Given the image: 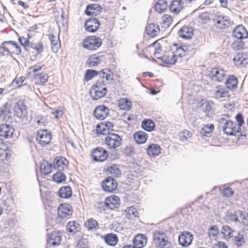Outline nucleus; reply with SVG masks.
Returning <instances> with one entry per match:
<instances>
[{"label": "nucleus", "instance_id": "obj_10", "mask_svg": "<svg viewBox=\"0 0 248 248\" xmlns=\"http://www.w3.org/2000/svg\"><path fill=\"white\" fill-rule=\"evenodd\" d=\"M122 139L116 134L112 133L107 135L105 139V143L109 149H115L122 143Z\"/></svg>", "mask_w": 248, "mask_h": 248}, {"label": "nucleus", "instance_id": "obj_9", "mask_svg": "<svg viewBox=\"0 0 248 248\" xmlns=\"http://www.w3.org/2000/svg\"><path fill=\"white\" fill-rule=\"evenodd\" d=\"M120 204V198L116 195H113L107 197L104 202H99V206L98 208L102 207L104 210L106 209H114L118 208Z\"/></svg>", "mask_w": 248, "mask_h": 248}, {"label": "nucleus", "instance_id": "obj_60", "mask_svg": "<svg viewBox=\"0 0 248 248\" xmlns=\"http://www.w3.org/2000/svg\"><path fill=\"white\" fill-rule=\"evenodd\" d=\"M242 128L243 130L244 127H241L236 124V125L234 126V128L232 127V131H231L232 134H230L229 136H236L237 133H240L241 135H242V133L244 132V130L242 131Z\"/></svg>", "mask_w": 248, "mask_h": 248}, {"label": "nucleus", "instance_id": "obj_1", "mask_svg": "<svg viewBox=\"0 0 248 248\" xmlns=\"http://www.w3.org/2000/svg\"><path fill=\"white\" fill-rule=\"evenodd\" d=\"M248 213L237 210L234 212H228L225 215V219L228 221L234 222L241 228L242 231L248 230Z\"/></svg>", "mask_w": 248, "mask_h": 248}, {"label": "nucleus", "instance_id": "obj_13", "mask_svg": "<svg viewBox=\"0 0 248 248\" xmlns=\"http://www.w3.org/2000/svg\"><path fill=\"white\" fill-rule=\"evenodd\" d=\"M212 80L217 82H221L226 76V72L220 67H216L211 69L209 74Z\"/></svg>", "mask_w": 248, "mask_h": 248}, {"label": "nucleus", "instance_id": "obj_37", "mask_svg": "<svg viewBox=\"0 0 248 248\" xmlns=\"http://www.w3.org/2000/svg\"><path fill=\"white\" fill-rule=\"evenodd\" d=\"M59 233H49L48 236L47 243L50 246H58L60 244L61 236L58 235Z\"/></svg>", "mask_w": 248, "mask_h": 248}, {"label": "nucleus", "instance_id": "obj_50", "mask_svg": "<svg viewBox=\"0 0 248 248\" xmlns=\"http://www.w3.org/2000/svg\"><path fill=\"white\" fill-rule=\"evenodd\" d=\"M214 129V125L213 124H206L201 130V133L206 137H209V135L212 132Z\"/></svg>", "mask_w": 248, "mask_h": 248}, {"label": "nucleus", "instance_id": "obj_7", "mask_svg": "<svg viewBox=\"0 0 248 248\" xmlns=\"http://www.w3.org/2000/svg\"><path fill=\"white\" fill-rule=\"evenodd\" d=\"M102 44V40L96 36H91L85 38L83 42V46L90 50H95Z\"/></svg>", "mask_w": 248, "mask_h": 248}, {"label": "nucleus", "instance_id": "obj_17", "mask_svg": "<svg viewBox=\"0 0 248 248\" xmlns=\"http://www.w3.org/2000/svg\"><path fill=\"white\" fill-rule=\"evenodd\" d=\"M232 36L238 40H243L248 38V32L242 25L235 27L232 32Z\"/></svg>", "mask_w": 248, "mask_h": 248}, {"label": "nucleus", "instance_id": "obj_15", "mask_svg": "<svg viewBox=\"0 0 248 248\" xmlns=\"http://www.w3.org/2000/svg\"><path fill=\"white\" fill-rule=\"evenodd\" d=\"M117 182L111 177H107L102 183V187L106 192H112L117 189Z\"/></svg>", "mask_w": 248, "mask_h": 248}, {"label": "nucleus", "instance_id": "obj_28", "mask_svg": "<svg viewBox=\"0 0 248 248\" xmlns=\"http://www.w3.org/2000/svg\"><path fill=\"white\" fill-rule=\"evenodd\" d=\"M183 8V1L182 0H173L169 6L170 11L174 14L179 13Z\"/></svg>", "mask_w": 248, "mask_h": 248}, {"label": "nucleus", "instance_id": "obj_59", "mask_svg": "<svg viewBox=\"0 0 248 248\" xmlns=\"http://www.w3.org/2000/svg\"><path fill=\"white\" fill-rule=\"evenodd\" d=\"M25 78L24 77H21L19 78H16L12 81L11 85L14 86L15 84L16 88H19L22 85L23 82L25 81Z\"/></svg>", "mask_w": 248, "mask_h": 248}, {"label": "nucleus", "instance_id": "obj_38", "mask_svg": "<svg viewBox=\"0 0 248 248\" xmlns=\"http://www.w3.org/2000/svg\"><path fill=\"white\" fill-rule=\"evenodd\" d=\"M72 194L71 188L69 186H62L59 190V195L62 198L68 199L72 196Z\"/></svg>", "mask_w": 248, "mask_h": 248}, {"label": "nucleus", "instance_id": "obj_44", "mask_svg": "<svg viewBox=\"0 0 248 248\" xmlns=\"http://www.w3.org/2000/svg\"><path fill=\"white\" fill-rule=\"evenodd\" d=\"M167 2L165 0H158L155 5V10L158 13L164 12L167 8Z\"/></svg>", "mask_w": 248, "mask_h": 248}, {"label": "nucleus", "instance_id": "obj_61", "mask_svg": "<svg viewBox=\"0 0 248 248\" xmlns=\"http://www.w3.org/2000/svg\"><path fill=\"white\" fill-rule=\"evenodd\" d=\"M191 133L188 130H185L182 132L180 135V140L182 142H186L188 138L191 137Z\"/></svg>", "mask_w": 248, "mask_h": 248}, {"label": "nucleus", "instance_id": "obj_31", "mask_svg": "<svg viewBox=\"0 0 248 248\" xmlns=\"http://www.w3.org/2000/svg\"><path fill=\"white\" fill-rule=\"evenodd\" d=\"M174 219L178 221V224L186 226L191 222L192 217L188 214L185 215L183 213H180Z\"/></svg>", "mask_w": 248, "mask_h": 248}, {"label": "nucleus", "instance_id": "obj_29", "mask_svg": "<svg viewBox=\"0 0 248 248\" xmlns=\"http://www.w3.org/2000/svg\"><path fill=\"white\" fill-rule=\"evenodd\" d=\"M147 152L148 155L151 157H155L161 153V148L159 145L157 144H150L147 149Z\"/></svg>", "mask_w": 248, "mask_h": 248}, {"label": "nucleus", "instance_id": "obj_19", "mask_svg": "<svg viewBox=\"0 0 248 248\" xmlns=\"http://www.w3.org/2000/svg\"><path fill=\"white\" fill-rule=\"evenodd\" d=\"M68 161L64 157L57 156L53 161V167L58 171H62L67 168Z\"/></svg>", "mask_w": 248, "mask_h": 248}, {"label": "nucleus", "instance_id": "obj_2", "mask_svg": "<svg viewBox=\"0 0 248 248\" xmlns=\"http://www.w3.org/2000/svg\"><path fill=\"white\" fill-rule=\"evenodd\" d=\"M147 231H153V232H174L178 230L173 218H168L161 221L157 225H148L146 227Z\"/></svg>", "mask_w": 248, "mask_h": 248}, {"label": "nucleus", "instance_id": "obj_41", "mask_svg": "<svg viewBox=\"0 0 248 248\" xmlns=\"http://www.w3.org/2000/svg\"><path fill=\"white\" fill-rule=\"evenodd\" d=\"M80 225L77 221H70L67 225V231L69 232H80Z\"/></svg>", "mask_w": 248, "mask_h": 248}, {"label": "nucleus", "instance_id": "obj_14", "mask_svg": "<svg viewBox=\"0 0 248 248\" xmlns=\"http://www.w3.org/2000/svg\"><path fill=\"white\" fill-rule=\"evenodd\" d=\"M92 154L93 160L96 162H103L108 157L107 151L101 147L94 149Z\"/></svg>", "mask_w": 248, "mask_h": 248}, {"label": "nucleus", "instance_id": "obj_5", "mask_svg": "<svg viewBox=\"0 0 248 248\" xmlns=\"http://www.w3.org/2000/svg\"><path fill=\"white\" fill-rule=\"evenodd\" d=\"M0 47L2 48V55H4V52L8 53L14 54L19 55L21 53V49L19 46L14 41H4L2 43Z\"/></svg>", "mask_w": 248, "mask_h": 248}, {"label": "nucleus", "instance_id": "obj_8", "mask_svg": "<svg viewBox=\"0 0 248 248\" xmlns=\"http://www.w3.org/2000/svg\"><path fill=\"white\" fill-rule=\"evenodd\" d=\"M153 240L158 248H172V245L165 233H154Z\"/></svg>", "mask_w": 248, "mask_h": 248}, {"label": "nucleus", "instance_id": "obj_52", "mask_svg": "<svg viewBox=\"0 0 248 248\" xmlns=\"http://www.w3.org/2000/svg\"><path fill=\"white\" fill-rule=\"evenodd\" d=\"M8 147L7 145L3 142H0V159L3 160L7 157L8 155L5 153L7 150Z\"/></svg>", "mask_w": 248, "mask_h": 248}, {"label": "nucleus", "instance_id": "obj_56", "mask_svg": "<svg viewBox=\"0 0 248 248\" xmlns=\"http://www.w3.org/2000/svg\"><path fill=\"white\" fill-rule=\"evenodd\" d=\"M233 240L234 243L238 247L242 246L245 242L244 236L241 233H238L236 236H235Z\"/></svg>", "mask_w": 248, "mask_h": 248}, {"label": "nucleus", "instance_id": "obj_6", "mask_svg": "<svg viewBox=\"0 0 248 248\" xmlns=\"http://www.w3.org/2000/svg\"><path fill=\"white\" fill-rule=\"evenodd\" d=\"M73 214V208L69 204L62 203L58 208L57 222H62V219L70 218Z\"/></svg>", "mask_w": 248, "mask_h": 248}, {"label": "nucleus", "instance_id": "obj_57", "mask_svg": "<svg viewBox=\"0 0 248 248\" xmlns=\"http://www.w3.org/2000/svg\"><path fill=\"white\" fill-rule=\"evenodd\" d=\"M31 47L36 50L38 54H40L43 51L44 46L42 43H31L30 44Z\"/></svg>", "mask_w": 248, "mask_h": 248}, {"label": "nucleus", "instance_id": "obj_51", "mask_svg": "<svg viewBox=\"0 0 248 248\" xmlns=\"http://www.w3.org/2000/svg\"><path fill=\"white\" fill-rule=\"evenodd\" d=\"M173 18L168 15H165L162 17V24L164 28H168L172 24Z\"/></svg>", "mask_w": 248, "mask_h": 248}, {"label": "nucleus", "instance_id": "obj_48", "mask_svg": "<svg viewBox=\"0 0 248 248\" xmlns=\"http://www.w3.org/2000/svg\"><path fill=\"white\" fill-rule=\"evenodd\" d=\"M53 180L57 183H61L66 180V176L62 171H58L53 175Z\"/></svg>", "mask_w": 248, "mask_h": 248}, {"label": "nucleus", "instance_id": "obj_3", "mask_svg": "<svg viewBox=\"0 0 248 248\" xmlns=\"http://www.w3.org/2000/svg\"><path fill=\"white\" fill-rule=\"evenodd\" d=\"M98 76L99 79H105L109 83L113 81L114 73L109 69L105 68L99 71L95 70L88 69L86 71L84 80L89 81L95 76Z\"/></svg>", "mask_w": 248, "mask_h": 248}, {"label": "nucleus", "instance_id": "obj_22", "mask_svg": "<svg viewBox=\"0 0 248 248\" xmlns=\"http://www.w3.org/2000/svg\"><path fill=\"white\" fill-rule=\"evenodd\" d=\"M147 243V237L142 233H138L133 239V246L136 248H142Z\"/></svg>", "mask_w": 248, "mask_h": 248}, {"label": "nucleus", "instance_id": "obj_4", "mask_svg": "<svg viewBox=\"0 0 248 248\" xmlns=\"http://www.w3.org/2000/svg\"><path fill=\"white\" fill-rule=\"evenodd\" d=\"M107 92V87L104 79H99L93 85L90 93L93 100H97L104 97Z\"/></svg>", "mask_w": 248, "mask_h": 248}, {"label": "nucleus", "instance_id": "obj_26", "mask_svg": "<svg viewBox=\"0 0 248 248\" xmlns=\"http://www.w3.org/2000/svg\"><path fill=\"white\" fill-rule=\"evenodd\" d=\"M178 33L181 38L188 39L193 36V29L189 26H183L179 30Z\"/></svg>", "mask_w": 248, "mask_h": 248}, {"label": "nucleus", "instance_id": "obj_63", "mask_svg": "<svg viewBox=\"0 0 248 248\" xmlns=\"http://www.w3.org/2000/svg\"><path fill=\"white\" fill-rule=\"evenodd\" d=\"M222 194L226 197H230L233 194V191L231 187H226L222 191Z\"/></svg>", "mask_w": 248, "mask_h": 248}, {"label": "nucleus", "instance_id": "obj_45", "mask_svg": "<svg viewBox=\"0 0 248 248\" xmlns=\"http://www.w3.org/2000/svg\"><path fill=\"white\" fill-rule=\"evenodd\" d=\"M141 127L145 130L151 132L155 128V124L152 120L150 119H145L142 121Z\"/></svg>", "mask_w": 248, "mask_h": 248}, {"label": "nucleus", "instance_id": "obj_42", "mask_svg": "<svg viewBox=\"0 0 248 248\" xmlns=\"http://www.w3.org/2000/svg\"><path fill=\"white\" fill-rule=\"evenodd\" d=\"M177 59H176L172 52L170 54L168 55H164L162 57L161 61L166 64L167 65H173L174 64L177 62Z\"/></svg>", "mask_w": 248, "mask_h": 248}, {"label": "nucleus", "instance_id": "obj_53", "mask_svg": "<svg viewBox=\"0 0 248 248\" xmlns=\"http://www.w3.org/2000/svg\"><path fill=\"white\" fill-rule=\"evenodd\" d=\"M96 131L98 134H100L101 135H108L109 134H112V133H111L107 128L106 129L103 124L101 123L96 125Z\"/></svg>", "mask_w": 248, "mask_h": 248}, {"label": "nucleus", "instance_id": "obj_54", "mask_svg": "<svg viewBox=\"0 0 248 248\" xmlns=\"http://www.w3.org/2000/svg\"><path fill=\"white\" fill-rule=\"evenodd\" d=\"M242 40L235 41L232 44V46L235 50H239L244 49L246 47L245 44Z\"/></svg>", "mask_w": 248, "mask_h": 248}, {"label": "nucleus", "instance_id": "obj_55", "mask_svg": "<svg viewBox=\"0 0 248 248\" xmlns=\"http://www.w3.org/2000/svg\"><path fill=\"white\" fill-rule=\"evenodd\" d=\"M236 125V123L232 121H229V123L227 125L223 128V131L225 134L227 135H229L230 134H232V127L234 128V126Z\"/></svg>", "mask_w": 248, "mask_h": 248}, {"label": "nucleus", "instance_id": "obj_64", "mask_svg": "<svg viewBox=\"0 0 248 248\" xmlns=\"http://www.w3.org/2000/svg\"><path fill=\"white\" fill-rule=\"evenodd\" d=\"M18 41L20 44L25 47L28 46L30 45L29 40L24 37H19L18 38Z\"/></svg>", "mask_w": 248, "mask_h": 248}, {"label": "nucleus", "instance_id": "obj_47", "mask_svg": "<svg viewBox=\"0 0 248 248\" xmlns=\"http://www.w3.org/2000/svg\"><path fill=\"white\" fill-rule=\"evenodd\" d=\"M213 102L206 101L202 104V107L204 112L206 113V116L210 117L214 114V110L212 109Z\"/></svg>", "mask_w": 248, "mask_h": 248}, {"label": "nucleus", "instance_id": "obj_40", "mask_svg": "<svg viewBox=\"0 0 248 248\" xmlns=\"http://www.w3.org/2000/svg\"><path fill=\"white\" fill-rule=\"evenodd\" d=\"M53 168V165L47 161H44L40 165V171L45 175L49 174L51 172Z\"/></svg>", "mask_w": 248, "mask_h": 248}, {"label": "nucleus", "instance_id": "obj_39", "mask_svg": "<svg viewBox=\"0 0 248 248\" xmlns=\"http://www.w3.org/2000/svg\"><path fill=\"white\" fill-rule=\"evenodd\" d=\"M49 37L51 42L52 50L54 52L57 53L61 47V43L59 39V38H56L53 35H50Z\"/></svg>", "mask_w": 248, "mask_h": 248}, {"label": "nucleus", "instance_id": "obj_49", "mask_svg": "<svg viewBox=\"0 0 248 248\" xmlns=\"http://www.w3.org/2000/svg\"><path fill=\"white\" fill-rule=\"evenodd\" d=\"M107 171H109L116 177H119L121 175V170L116 164L108 166L107 169Z\"/></svg>", "mask_w": 248, "mask_h": 248}, {"label": "nucleus", "instance_id": "obj_34", "mask_svg": "<svg viewBox=\"0 0 248 248\" xmlns=\"http://www.w3.org/2000/svg\"><path fill=\"white\" fill-rule=\"evenodd\" d=\"M105 242L108 245L114 246L118 241V238L116 234L114 233H107L104 236Z\"/></svg>", "mask_w": 248, "mask_h": 248}, {"label": "nucleus", "instance_id": "obj_35", "mask_svg": "<svg viewBox=\"0 0 248 248\" xmlns=\"http://www.w3.org/2000/svg\"><path fill=\"white\" fill-rule=\"evenodd\" d=\"M214 94L217 99L229 96V92L224 88L221 86H217L214 91Z\"/></svg>", "mask_w": 248, "mask_h": 248}, {"label": "nucleus", "instance_id": "obj_20", "mask_svg": "<svg viewBox=\"0 0 248 248\" xmlns=\"http://www.w3.org/2000/svg\"><path fill=\"white\" fill-rule=\"evenodd\" d=\"M100 25L98 19L95 18L88 19L84 24L86 30L91 32H95L99 29Z\"/></svg>", "mask_w": 248, "mask_h": 248}, {"label": "nucleus", "instance_id": "obj_24", "mask_svg": "<svg viewBox=\"0 0 248 248\" xmlns=\"http://www.w3.org/2000/svg\"><path fill=\"white\" fill-rule=\"evenodd\" d=\"M102 9L101 6L98 4H90L87 5L85 10V14L87 16H96L99 14Z\"/></svg>", "mask_w": 248, "mask_h": 248}, {"label": "nucleus", "instance_id": "obj_36", "mask_svg": "<svg viewBox=\"0 0 248 248\" xmlns=\"http://www.w3.org/2000/svg\"><path fill=\"white\" fill-rule=\"evenodd\" d=\"M84 226L89 231H95L99 228L98 222L93 218L88 219L85 222Z\"/></svg>", "mask_w": 248, "mask_h": 248}, {"label": "nucleus", "instance_id": "obj_32", "mask_svg": "<svg viewBox=\"0 0 248 248\" xmlns=\"http://www.w3.org/2000/svg\"><path fill=\"white\" fill-rule=\"evenodd\" d=\"M145 30L147 34L152 37L156 36L160 31L158 25H156L154 23H151L148 25L146 27Z\"/></svg>", "mask_w": 248, "mask_h": 248}, {"label": "nucleus", "instance_id": "obj_27", "mask_svg": "<svg viewBox=\"0 0 248 248\" xmlns=\"http://www.w3.org/2000/svg\"><path fill=\"white\" fill-rule=\"evenodd\" d=\"M193 238L192 233H181L178 236V241L181 245L186 247L191 243Z\"/></svg>", "mask_w": 248, "mask_h": 248}, {"label": "nucleus", "instance_id": "obj_33", "mask_svg": "<svg viewBox=\"0 0 248 248\" xmlns=\"http://www.w3.org/2000/svg\"><path fill=\"white\" fill-rule=\"evenodd\" d=\"M134 138L138 144H143L147 140V134L143 131H139L134 134Z\"/></svg>", "mask_w": 248, "mask_h": 248}, {"label": "nucleus", "instance_id": "obj_12", "mask_svg": "<svg viewBox=\"0 0 248 248\" xmlns=\"http://www.w3.org/2000/svg\"><path fill=\"white\" fill-rule=\"evenodd\" d=\"M215 26L218 29H223L228 27L231 23L230 18L226 16L216 15L213 19Z\"/></svg>", "mask_w": 248, "mask_h": 248}, {"label": "nucleus", "instance_id": "obj_43", "mask_svg": "<svg viewBox=\"0 0 248 248\" xmlns=\"http://www.w3.org/2000/svg\"><path fill=\"white\" fill-rule=\"evenodd\" d=\"M118 105L121 109L129 110L132 108V102L126 98H122L119 100Z\"/></svg>", "mask_w": 248, "mask_h": 248}, {"label": "nucleus", "instance_id": "obj_23", "mask_svg": "<svg viewBox=\"0 0 248 248\" xmlns=\"http://www.w3.org/2000/svg\"><path fill=\"white\" fill-rule=\"evenodd\" d=\"M238 79L234 75H229L225 81L227 88L231 91L235 90L237 88Z\"/></svg>", "mask_w": 248, "mask_h": 248}, {"label": "nucleus", "instance_id": "obj_58", "mask_svg": "<svg viewBox=\"0 0 248 248\" xmlns=\"http://www.w3.org/2000/svg\"><path fill=\"white\" fill-rule=\"evenodd\" d=\"M229 117L228 115H223L221 118H220L218 120V123L219 124V126L223 129V128L225 127L227 124L229 123L230 120H228Z\"/></svg>", "mask_w": 248, "mask_h": 248}, {"label": "nucleus", "instance_id": "obj_46", "mask_svg": "<svg viewBox=\"0 0 248 248\" xmlns=\"http://www.w3.org/2000/svg\"><path fill=\"white\" fill-rule=\"evenodd\" d=\"M11 112L10 111L9 108L5 104L1 109L0 112V117L3 120L9 119V118H11Z\"/></svg>", "mask_w": 248, "mask_h": 248}, {"label": "nucleus", "instance_id": "obj_16", "mask_svg": "<svg viewBox=\"0 0 248 248\" xmlns=\"http://www.w3.org/2000/svg\"><path fill=\"white\" fill-rule=\"evenodd\" d=\"M51 140V135L46 130H40L36 135V140L42 146H45L50 143Z\"/></svg>", "mask_w": 248, "mask_h": 248}, {"label": "nucleus", "instance_id": "obj_21", "mask_svg": "<svg viewBox=\"0 0 248 248\" xmlns=\"http://www.w3.org/2000/svg\"><path fill=\"white\" fill-rule=\"evenodd\" d=\"M14 131L11 125L2 124L0 126V137L4 139L10 138L13 136Z\"/></svg>", "mask_w": 248, "mask_h": 248}, {"label": "nucleus", "instance_id": "obj_25", "mask_svg": "<svg viewBox=\"0 0 248 248\" xmlns=\"http://www.w3.org/2000/svg\"><path fill=\"white\" fill-rule=\"evenodd\" d=\"M101 62V56L99 53L90 55L87 60L86 64L89 67H93L99 64Z\"/></svg>", "mask_w": 248, "mask_h": 248}, {"label": "nucleus", "instance_id": "obj_62", "mask_svg": "<svg viewBox=\"0 0 248 248\" xmlns=\"http://www.w3.org/2000/svg\"><path fill=\"white\" fill-rule=\"evenodd\" d=\"M126 211L129 215H133L134 217L138 216V212L136 208L133 206L129 207L127 208Z\"/></svg>", "mask_w": 248, "mask_h": 248}, {"label": "nucleus", "instance_id": "obj_30", "mask_svg": "<svg viewBox=\"0 0 248 248\" xmlns=\"http://www.w3.org/2000/svg\"><path fill=\"white\" fill-rule=\"evenodd\" d=\"M176 47L175 50L172 52L174 57L177 59L178 58L181 59L186 55L187 47L186 46H178V44H175Z\"/></svg>", "mask_w": 248, "mask_h": 248}, {"label": "nucleus", "instance_id": "obj_18", "mask_svg": "<svg viewBox=\"0 0 248 248\" xmlns=\"http://www.w3.org/2000/svg\"><path fill=\"white\" fill-rule=\"evenodd\" d=\"M95 118L100 120L105 119L109 114V109L104 105L98 106L94 110Z\"/></svg>", "mask_w": 248, "mask_h": 248}, {"label": "nucleus", "instance_id": "obj_11", "mask_svg": "<svg viewBox=\"0 0 248 248\" xmlns=\"http://www.w3.org/2000/svg\"><path fill=\"white\" fill-rule=\"evenodd\" d=\"M14 113L15 115L20 119H27L28 110L27 106L22 100L18 101L14 107Z\"/></svg>", "mask_w": 248, "mask_h": 248}]
</instances>
